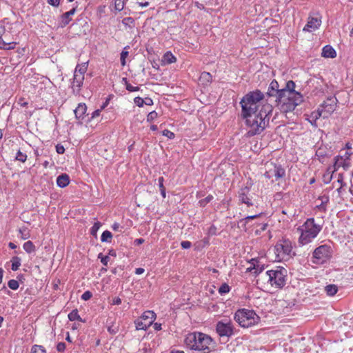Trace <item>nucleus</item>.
Listing matches in <instances>:
<instances>
[{
  "mask_svg": "<svg viewBox=\"0 0 353 353\" xmlns=\"http://www.w3.org/2000/svg\"><path fill=\"white\" fill-rule=\"evenodd\" d=\"M70 183V178L67 174H62L57 179V184L60 188L66 187Z\"/></svg>",
  "mask_w": 353,
  "mask_h": 353,
  "instance_id": "obj_21",
  "label": "nucleus"
},
{
  "mask_svg": "<svg viewBox=\"0 0 353 353\" xmlns=\"http://www.w3.org/2000/svg\"><path fill=\"white\" fill-rule=\"evenodd\" d=\"M325 290L327 295L333 296L336 294L338 291L337 286L336 285H328L325 288Z\"/></svg>",
  "mask_w": 353,
  "mask_h": 353,
  "instance_id": "obj_26",
  "label": "nucleus"
},
{
  "mask_svg": "<svg viewBox=\"0 0 353 353\" xmlns=\"http://www.w3.org/2000/svg\"><path fill=\"white\" fill-rule=\"evenodd\" d=\"M332 256L331 248L327 245H323L316 248L313 252L314 261L316 263H322Z\"/></svg>",
  "mask_w": 353,
  "mask_h": 353,
  "instance_id": "obj_10",
  "label": "nucleus"
},
{
  "mask_svg": "<svg viewBox=\"0 0 353 353\" xmlns=\"http://www.w3.org/2000/svg\"><path fill=\"white\" fill-rule=\"evenodd\" d=\"M335 161L334 163V170L332 172L336 171L340 167L345 168V159H343V157L341 156H337L335 157Z\"/></svg>",
  "mask_w": 353,
  "mask_h": 353,
  "instance_id": "obj_24",
  "label": "nucleus"
},
{
  "mask_svg": "<svg viewBox=\"0 0 353 353\" xmlns=\"http://www.w3.org/2000/svg\"><path fill=\"white\" fill-rule=\"evenodd\" d=\"M157 117V113L155 111L150 112L147 116V121L149 122L152 121Z\"/></svg>",
  "mask_w": 353,
  "mask_h": 353,
  "instance_id": "obj_41",
  "label": "nucleus"
},
{
  "mask_svg": "<svg viewBox=\"0 0 353 353\" xmlns=\"http://www.w3.org/2000/svg\"><path fill=\"white\" fill-rule=\"evenodd\" d=\"M213 199V196L212 195H208L205 199H202L199 201L201 205L205 206L206 203H209L212 199Z\"/></svg>",
  "mask_w": 353,
  "mask_h": 353,
  "instance_id": "obj_43",
  "label": "nucleus"
},
{
  "mask_svg": "<svg viewBox=\"0 0 353 353\" xmlns=\"http://www.w3.org/2000/svg\"><path fill=\"white\" fill-rule=\"evenodd\" d=\"M233 325L230 320H222L216 323V330L220 336H230L233 334Z\"/></svg>",
  "mask_w": 353,
  "mask_h": 353,
  "instance_id": "obj_11",
  "label": "nucleus"
},
{
  "mask_svg": "<svg viewBox=\"0 0 353 353\" xmlns=\"http://www.w3.org/2000/svg\"><path fill=\"white\" fill-rule=\"evenodd\" d=\"M163 181H164V179L163 176H161L158 179L159 186V189L161 191V194L162 195V196L163 198H165L166 192H165V188L163 185Z\"/></svg>",
  "mask_w": 353,
  "mask_h": 353,
  "instance_id": "obj_31",
  "label": "nucleus"
},
{
  "mask_svg": "<svg viewBox=\"0 0 353 353\" xmlns=\"http://www.w3.org/2000/svg\"><path fill=\"white\" fill-rule=\"evenodd\" d=\"M191 242L188 241H183L181 243V245L183 249H188L191 247Z\"/></svg>",
  "mask_w": 353,
  "mask_h": 353,
  "instance_id": "obj_48",
  "label": "nucleus"
},
{
  "mask_svg": "<svg viewBox=\"0 0 353 353\" xmlns=\"http://www.w3.org/2000/svg\"><path fill=\"white\" fill-rule=\"evenodd\" d=\"M32 353H46V351L41 346L34 345L32 348Z\"/></svg>",
  "mask_w": 353,
  "mask_h": 353,
  "instance_id": "obj_40",
  "label": "nucleus"
},
{
  "mask_svg": "<svg viewBox=\"0 0 353 353\" xmlns=\"http://www.w3.org/2000/svg\"><path fill=\"white\" fill-rule=\"evenodd\" d=\"M176 61V57L170 52H167L163 57L162 61L165 64H170L175 63Z\"/></svg>",
  "mask_w": 353,
  "mask_h": 353,
  "instance_id": "obj_23",
  "label": "nucleus"
},
{
  "mask_svg": "<svg viewBox=\"0 0 353 353\" xmlns=\"http://www.w3.org/2000/svg\"><path fill=\"white\" fill-rule=\"evenodd\" d=\"M12 270L17 271L21 265V259L18 256H14L12 259Z\"/></svg>",
  "mask_w": 353,
  "mask_h": 353,
  "instance_id": "obj_28",
  "label": "nucleus"
},
{
  "mask_svg": "<svg viewBox=\"0 0 353 353\" xmlns=\"http://www.w3.org/2000/svg\"><path fill=\"white\" fill-rule=\"evenodd\" d=\"M324 114L323 110L321 109H318L316 111L312 112L307 119L309 122L314 126H317L316 120L321 116Z\"/></svg>",
  "mask_w": 353,
  "mask_h": 353,
  "instance_id": "obj_18",
  "label": "nucleus"
},
{
  "mask_svg": "<svg viewBox=\"0 0 353 353\" xmlns=\"http://www.w3.org/2000/svg\"><path fill=\"white\" fill-rule=\"evenodd\" d=\"M298 230L301 232L299 243L305 245L310 243L317 236L321 230V227L314 223V219H308Z\"/></svg>",
  "mask_w": 353,
  "mask_h": 353,
  "instance_id": "obj_2",
  "label": "nucleus"
},
{
  "mask_svg": "<svg viewBox=\"0 0 353 353\" xmlns=\"http://www.w3.org/2000/svg\"><path fill=\"white\" fill-rule=\"evenodd\" d=\"M75 12H76V8H74L72 10H70V11L66 12L61 15V20L60 22V25L61 27H65L70 23V21H71L70 17L72 15L74 14Z\"/></svg>",
  "mask_w": 353,
  "mask_h": 353,
  "instance_id": "obj_17",
  "label": "nucleus"
},
{
  "mask_svg": "<svg viewBox=\"0 0 353 353\" xmlns=\"http://www.w3.org/2000/svg\"><path fill=\"white\" fill-rule=\"evenodd\" d=\"M185 343L191 350H196L197 332L188 334L185 339Z\"/></svg>",
  "mask_w": 353,
  "mask_h": 353,
  "instance_id": "obj_16",
  "label": "nucleus"
},
{
  "mask_svg": "<svg viewBox=\"0 0 353 353\" xmlns=\"http://www.w3.org/2000/svg\"><path fill=\"white\" fill-rule=\"evenodd\" d=\"M200 79L206 81L207 82H210L212 80V76L209 72H204L201 74Z\"/></svg>",
  "mask_w": 353,
  "mask_h": 353,
  "instance_id": "obj_38",
  "label": "nucleus"
},
{
  "mask_svg": "<svg viewBox=\"0 0 353 353\" xmlns=\"http://www.w3.org/2000/svg\"><path fill=\"white\" fill-rule=\"evenodd\" d=\"M101 110H97L92 112V118L99 117L100 115Z\"/></svg>",
  "mask_w": 353,
  "mask_h": 353,
  "instance_id": "obj_59",
  "label": "nucleus"
},
{
  "mask_svg": "<svg viewBox=\"0 0 353 353\" xmlns=\"http://www.w3.org/2000/svg\"><path fill=\"white\" fill-rule=\"evenodd\" d=\"M128 55V51H122L121 53V63L123 66L125 65V59Z\"/></svg>",
  "mask_w": 353,
  "mask_h": 353,
  "instance_id": "obj_42",
  "label": "nucleus"
},
{
  "mask_svg": "<svg viewBox=\"0 0 353 353\" xmlns=\"http://www.w3.org/2000/svg\"><path fill=\"white\" fill-rule=\"evenodd\" d=\"M266 171L264 176L272 179V181H277L285 175V170L280 165L273 163H268L265 165Z\"/></svg>",
  "mask_w": 353,
  "mask_h": 353,
  "instance_id": "obj_6",
  "label": "nucleus"
},
{
  "mask_svg": "<svg viewBox=\"0 0 353 353\" xmlns=\"http://www.w3.org/2000/svg\"><path fill=\"white\" fill-rule=\"evenodd\" d=\"M143 104H145L147 105H152L153 104L152 99L148 97L145 98L143 99Z\"/></svg>",
  "mask_w": 353,
  "mask_h": 353,
  "instance_id": "obj_52",
  "label": "nucleus"
},
{
  "mask_svg": "<svg viewBox=\"0 0 353 353\" xmlns=\"http://www.w3.org/2000/svg\"><path fill=\"white\" fill-rule=\"evenodd\" d=\"M287 270L284 268L277 267L276 270H271L266 272L268 281L271 285L276 288H283L285 284Z\"/></svg>",
  "mask_w": 353,
  "mask_h": 353,
  "instance_id": "obj_5",
  "label": "nucleus"
},
{
  "mask_svg": "<svg viewBox=\"0 0 353 353\" xmlns=\"http://www.w3.org/2000/svg\"><path fill=\"white\" fill-rule=\"evenodd\" d=\"M121 303V299L119 297L114 298L112 301L113 305H120Z\"/></svg>",
  "mask_w": 353,
  "mask_h": 353,
  "instance_id": "obj_58",
  "label": "nucleus"
},
{
  "mask_svg": "<svg viewBox=\"0 0 353 353\" xmlns=\"http://www.w3.org/2000/svg\"><path fill=\"white\" fill-rule=\"evenodd\" d=\"M292 244L290 241L283 240L279 241L274 246V253L279 261L285 259L292 252Z\"/></svg>",
  "mask_w": 353,
  "mask_h": 353,
  "instance_id": "obj_8",
  "label": "nucleus"
},
{
  "mask_svg": "<svg viewBox=\"0 0 353 353\" xmlns=\"http://www.w3.org/2000/svg\"><path fill=\"white\" fill-rule=\"evenodd\" d=\"M125 5V0H114V8L117 11H121Z\"/></svg>",
  "mask_w": 353,
  "mask_h": 353,
  "instance_id": "obj_33",
  "label": "nucleus"
},
{
  "mask_svg": "<svg viewBox=\"0 0 353 353\" xmlns=\"http://www.w3.org/2000/svg\"><path fill=\"white\" fill-rule=\"evenodd\" d=\"M134 101V103L139 107H142L143 105V99H142L141 97H135Z\"/></svg>",
  "mask_w": 353,
  "mask_h": 353,
  "instance_id": "obj_46",
  "label": "nucleus"
},
{
  "mask_svg": "<svg viewBox=\"0 0 353 353\" xmlns=\"http://www.w3.org/2000/svg\"><path fill=\"white\" fill-rule=\"evenodd\" d=\"M156 319V314L153 311H145L140 319L135 321L137 330H147Z\"/></svg>",
  "mask_w": 353,
  "mask_h": 353,
  "instance_id": "obj_9",
  "label": "nucleus"
},
{
  "mask_svg": "<svg viewBox=\"0 0 353 353\" xmlns=\"http://www.w3.org/2000/svg\"><path fill=\"white\" fill-rule=\"evenodd\" d=\"M15 159L17 161H20V162L24 163L26 161V159H27V155L26 154H23L20 150H19L17 152V155H16Z\"/></svg>",
  "mask_w": 353,
  "mask_h": 353,
  "instance_id": "obj_35",
  "label": "nucleus"
},
{
  "mask_svg": "<svg viewBox=\"0 0 353 353\" xmlns=\"http://www.w3.org/2000/svg\"><path fill=\"white\" fill-rule=\"evenodd\" d=\"M121 228L119 223H114L112 226V228L113 230H115V231H119V228ZM120 231H121L120 230Z\"/></svg>",
  "mask_w": 353,
  "mask_h": 353,
  "instance_id": "obj_57",
  "label": "nucleus"
},
{
  "mask_svg": "<svg viewBox=\"0 0 353 353\" xmlns=\"http://www.w3.org/2000/svg\"><path fill=\"white\" fill-rule=\"evenodd\" d=\"M332 179V175H330V172L327 174L323 176V180L325 183H328Z\"/></svg>",
  "mask_w": 353,
  "mask_h": 353,
  "instance_id": "obj_53",
  "label": "nucleus"
},
{
  "mask_svg": "<svg viewBox=\"0 0 353 353\" xmlns=\"http://www.w3.org/2000/svg\"><path fill=\"white\" fill-rule=\"evenodd\" d=\"M65 349V344L63 342H60L57 345V350L59 352H62Z\"/></svg>",
  "mask_w": 353,
  "mask_h": 353,
  "instance_id": "obj_47",
  "label": "nucleus"
},
{
  "mask_svg": "<svg viewBox=\"0 0 353 353\" xmlns=\"http://www.w3.org/2000/svg\"><path fill=\"white\" fill-rule=\"evenodd\" d=\"M144 271H145V270L143 268H138L136 269L135 273L137 274H143L144 272Z\"/></svg>",
  "mask_w": 353,
  "mask_h": 353,
  "instance_id": "obj_60",
  "label": "nucleus"
},
{
  "mask_svg": "<svg viewBox=\"0 0 353 353\" xmlns=\"http://www.w3.org/2000/svg\"><path fill=\"white\" fill-rule=\"evenodd\" d=\"M8 46H6L5 50H12L15 48L16 43L15 42H10L7 43Z\"/></svg>",
  "mask_w": 353,
  "mask_h": 353,
  "instance_id": "obj_54",
  "label": "nucleus"
},
{
  "mask_svg": "<svg viewBox=\"0 0 353 353\" xmlns=\"http://www.w3.org/2000/svg\"><path fill=\"white\" fill-rule=\"evenodd\" d=\"M88 62H85L81 65H77L76 66L74 72H77V74H81V75H84L85 72L88 69Z\"/></svg>",
  "mask_w": 353,
  "mask_h": 353,
  "instance_id": "obj_25",
  "label": "nucleus"
},
{
  "mask_svg": "<svg viewBox=\"0 0 353 353\" xmlns=\"http://www.w3.org/2000/svg\"><path fill=\"white\" fill-rule=\"evenodd\" d=\"M163 135L167 137L168 138H169L170 139L174 138V134L168 130H164L163 131Z\"/></svg>",
  "mask_w": 353,
  "mask_h": 353,
  "instance_id": "obj_44",
  "label": "nucleus"
},
{
  "mask_svg": "<svg viewBox=\"0 0 353 353\" xmlns=\"http://www.w3.org/2000/svg\"><path fill=\"white\" fill-rule=\"evenodd\" d=\"M214 343L212 339L203 333L197 332V345L196 350L202 351L203 353H209L214 348Z\"/></svg>",
  "mask_w": 353,
  "mask_h": 353,
  "instance_id": "obj_7",
  "label": "nucleus"
},
{
  "mask_svg": "<svg viewBox=\"0 0 353 353\" xmlns=\"http://www.w3.org/2000/svg\"><path fill=\"white\" fill-rule=\"evenodd\" d=\"M101 224L100 222H96L94 223L93 226L90 229V234L97 237V231L100 228Z\"/></svg>",
  "mask_w": 353,
  "mask_h": 353,
  "instance_id": "obj_34",
  "label": "nucleus"
},
{
  "mask_svg": "<svg viewBox=\"0 0 353 353\" xmlns=\"http://www.w3.org/2000/svg\"><path fill=\"white\" fill-rule=\"evenodd\" d=\"M23 249L28 253H31L35 250V246L31 241H28L23 244Z\"/></svg>",
  "mask_w": 353,
  "mask_h": 353,
  "instance_id": "obj_30",
  "label": "nucleus"
},
{
  "mask_svg": "<svg viewBox=\"0 0 353 353\" xmlns=\"http://www.w3.org/2000/svg\"><path fill=\"white\" fill-rule=\"evenodd\" d=\"M336 99L334 98H327L326 101L323 102L321 107L323 110L324 114L323 115V118L327 117L332 112H333L335 110V106L336 104Z\"/></svg>",
  "mask_w": 353,
  "mask_h": 353,
  "instance_id": "obj_13",
  "label": "nucleus"
},
{
  "mask_svg": "<svg viewBox=\"0 0 353 353\" xmlns=\"http://www.w3.org/2000/svg\"><path fill=\"white\" fill-rule=\"evenodd\" d=\"M281 89L276 80H272L269 85L265 94L259 90L248 93L241 100L242 114L245 119L246 124L250 128L248 134L251 136L260 134L265 128L266 118L272 112L273 105L264 103L265 97H274V103L280 99Z\"/></svg>",
  "mask_w": 353,
  "mask_h": 353,
  "instance_id": "obj_1",
  "label": "nucleus"
},
{
  "mask_svg": "<svg viewBox=\"0 0 353 353\" xmlns=\"http://www.w3.org/2000/svg\"><path fill=\"white\" fill-rule=\"evenodd\" d=\"M294 88H295V83L293 81H288L287 83H286V85H285V87L284 88H282L281 89V92H280V99H281L282 97H284L285 95L287 96L286 94H300L299 92H296L294 90Z\"/></svg>",
  "mask_w": 353,
  "mask_h": 353,
  "instance_id": "obj_15",
  "label": "nucleus"
},
{
  "mask_svg": "<svg viewBox=\"0 0 353 353\" xmlns=\"http://www.w3.org/2000/svg\"><path fill=\"white\" fill-rule=\"evenodd\" d=\"M112 238V233L108 230H105L102 233L101 240L102 242H110Z\"/></svg>",
  "mask_w": 353,
  "mask_h": 353,
  "instance_id": "obj_29",
  "label": "nucleus"
},
{
  "mask_svg": "<svg viewBox=\"0 0 353 353\" xmlns=\"http://www.w3.org/2000/svg\"><path fill=\"white\" fill-rule=\"evenodd\" d=\"M123 81H125L126 89L130 92L138 91L139 90V87H134L131 84L128 83L127 79L123 78Z\"/></svg>",
  "mask_w": 353,
  "mask_h": 353,
  "instance_id": "obj_39",
  "label": "nucleus"
},
{
  "mask_svg": "<svg viewBox=\"0 0 353 353\" xmlns=\"http://www.w3.org/2000/svg\"><path fill=\"white\" fill-rule=\"evenodd\" d=\"M19 104H20L21 106H26L28 105V103L26 101H23V99H20L19 101Z\"/></svg>",
  "mask_w": 353,
  "mask_h": 353,
  "instance_id": "obj_62",
  "label": "nucleus"
},
{
  "mask_svg": "<svg viewBox=\"0 0 353 353\" xmlns=\"http://www.w3.org/2000/svg\"><path fill=\"white\" fill-rule=\"evenodd\" d=\"M249 193L250 189L248 187L243 188L239 192V198L241 203L246 204L248 206H251L254 203L251 201Z\"/></svg>",
  "mask_w": 353,
  "mask_h": 353,
  "instance_id": "obj_14",
  "label": "nucleus"
},
{
  "mask_svg": "<svg viewBox=\"0 0 353 353\" xmlns=\"http://www.w3.org/2000/svg\"><path fill=\"white\" fill-rule=\"evenodd\" d=\"M351 154H352L351 152H345L344 156H343V159L348 160L350 159V157L351 156Z\"/></svg>",
  "mask_w": 353,
  "mask_h": 353,
  "instance_id": "obj_63",
  "label": "nucleus"
},
{
  "mask_svg": "<svg viewBox=\"0 0 353 353\" xmlns=\"http://www.w3.org/2000/svg\"><path fill=\"white\" fill-rule=\"evenodd\" d=\"M68 319L70 321H73L75 320L81 321L80 316L78 314L77 310H73L69 314Z\"/></svg>",
  "mask_w": 353,
  "mask_h": 353,
  "instance_id": "obj_32",
  "label": "nucleus"
},
{
  "mask_svg": "<svg viewBox=\"0 0 353 353\" xmlns=\"http://www.w3.org/2000/svg\"><path fill=\"white\" fill-rule=\"evenodd\" d=\"M83 81L84 75H81V74H77V72H74L72 81L73 89L74 90V88H77V90L79 91L81 86L83 85Z\"/></svg>",
  "mask_w": 353,
  "mask_h": 353,
  "instance_id": "obj_19",
  "label": "nucleus"
},
{
  "mask_svg": "<svg viewBox=\"0 0 353 353\" xmlns=\"http://www.w3.org/2000/svg\"><path fill=\"white\" fill-rule=\"evenodd\" d=\"M48 3L52 6L57 7L60 3V0H48Z\"/></svg>",
  "mask_w": 353,
  "mask_h": 353,
  "instance_id": "obj_51",
  "label": "nucleus"
},
{
  "mask_svg": "<svg viewBox=\"0 0 353 353\" xmlns=\"http://www.w3.org/2000/svg\"><path fill=\"white\" fill-rule=\"evenodd\" d=\"M154 328L157 331L161 330V323H155L154 324Z\"/></svg>",
  "mask_w": 353,
  "mask_h": 353,
  "instance_id": "obj_61",
  "label": "nucleus"
},
{
  "mask_svg": "<svg viewBox=\"0 0 353 353\" xmlns=\"http://www.w3.org/2000/svg\"><path fill=\"white\" fill-rule=\"evenodd\" d=\"M92 294L90 291H86L81 295V299L84 301H88L92 297Z\"/></svg>",
  "mask_w": 353,
  "mask_h": 353,
  "instance_id": "obj_45",
  "label": "nucleus"
},
{
  "mask_svg": "<svg viewBox=\"0 0 353 353\" xmlns=\"http://www.w3.org/2000/svg\"><path fill=\"white\" fill-rule=\"evenodd\" d=\"M235 321L243 327H249L258 323L259 317L253 310H239L234 314Z\"/></svg>",
  "mask_w": 353,
  "mask_h": 353,
  "instance_id": "obj_4",
  "label": "nucleus"
},
{
  "mask_svg": "<svg viewBox=\"0 0 353 353\" xmlns=\"http://www.w3.org/2000/svg\"><path fill=\"white\" fill-rule=\"evenodd\" d=\"M321 24V17L319 14H316L315 16L310 15L308 17L307 23L303 28V31L305 32H313L317 30Z\"/></svg>",
  "mask_w": 353,
  "mask_h": 353,
  "instance_id": "obj_12",
  "label": "nucleus"
},
{
  "mask_svg": "<svg viewBox=\"0 0 353 353\" xmlns=\"http://www.w3.org/2000/svg\"><path fill=\"white\" fill-rule=\"evenodd\" d=\"M322 56L325 58H335L336 52L331 46L327 45L323 48Z\"/></svg>",
  "mask_w": 353,
  "mask_h": 353,
  "instance_id": "obj_20",
  "label": "nucleus"
},
{
  "mask_svg": "<svg viewBox=\"0 0 353 353\" xmlns=\"http://www.w3.org/2000/svg\"><path fill=\"white\" fill-rule=\"evenodd\" d=\"M8 43H6V41H4L3 40V39L1 37H0V49H3L5 50L6 46H8L7 44Z\"/></svg>",
  "mask_w": 353,
  "mask_h": 353,
  "instance_id": "obj_55",
  "label": "nucleus"
},
{
  "mask_svg": "<svg viewBox=\"0 0 353 353\" xmlns=\"http://www.w3.org/2000/svg\"><path fill=\"white\" fill-rule=\"evenodd\" d=\"M87 107L85 104H79L74 110L77 119H83L86 112Z\"/></svg>",
  "mask_w": 353,
  "mask_h": 353,
  "instance_id": "obj_22",
  "label": "nucleus"
},
{
  "mask_svg": "<svg viewBox=\"0 0 353 353\" xmlns=\"http://www.w3.org/2000/svg\"><path fill=\"white\" fill-rule=\"evenodd\" d=\"M109 261V256H105L104 257H101V262L104 265H108V262Z\"/></svg>",
  "mask_w": 353,
  "mask_h": 353,
  "instance_id": "obj_56",
  "label": "nucleus"
},
{
  "mask_svg": "<svg viewBox=\"0 0 353 353\" xmlns=\"http://www.w3.org/2000/svg\"><path fill=\"white\" fill-rule=\"evenodd\" d=\"M195 5L200 10H203L205 8L204 6L199 2H196Z\"/></svg>",
  "mask_w": 353,
  "mask_h": 353,
  "instance_id": "obj_64",
  "label": "nucleus"
},
{
  "mask_svg": "<svg viewBox=\"0 0 353 353\" xmlns=\"http://www.w3.org/2000/svg\"><path fill=\"white\" fill-rule=\"evenodd\" d=\"M56 151L58 154H63L64 152H65V148L63 145H60V144H58L57 146H56Z\"/></svg>",
  "mask_w": 353,
  "mask_h": 353,
  "instance_id": "obj_49",
  "label": "nucleus"
},
{
  "mask_svg": "<svg viewBox=\"0 0 353 353\" xmlns=\"http://www.w3.org/2000/svg\"><path fill=\"white\" fill-rule=\"evenodd\" d=\"M260 214H261V213L259 214L253 215V216H248L245 218H244L243 219H242L241 221H245V223H247L250 220H252L256 217H259L260 216Z\"/></svg>",
  "mask_w": 353,
  "mask_h": 353,
  "instance_id": "obj_50",
  "label": "nucleus"
},
{
  "mask_svg": "<svg viewBox=\"0 0 353 353\" xmlns=\"http://www.w3.org/2000/svg\"><path fill=\"white\" fill-rule=\"evenodd\" d=\"M230 286L227 283H223L219 289V292L221 294H225L229 292Z\"/></svg>",
  "mask_w": 353,
  "mask_h": 353,
  "instance_id": "obj_36",
  "label": "nucleus"
},
{
  "mask_svg": "<svg viewBox=\"0 0 353 353\" xmlns=\"http://www.w3.org/2000/svg\"><path fill=\"white\" fill-rule=\"evenodd\" d=\"M284 97L279 99L274 105L279 106V109L283 112L293 111L295 108L303 101V96L301 94H286Z\"/></svg>",
  "mask_w": 353,
  "mask_h": 353,
  "instance_id": "obj_3",
  "label": "nucleus"
},
{
  "mask_svg": "<svg viewBox=\"0 0 353 353\" xmlns=\"http://www.w3.org/2000/svg\"><path fill=\"white\" fill-rule=\"evenodd\" d=\"M21 238L23 240L28 239L30 237V230L26 227H23L19 229Z\"/></svg>",
  "mask_w": 353,
  "mask_h": 353,
  "instance_id": "obj_27",
  "label": "nucleus"
},
{
  "mask_svg": "<svg viewBox=\"0 0 353 353\" xmlns=\"http://www.w3.org/2000/svg\"><path fill=\"white\" fill-rule=\"evenodd\" d=\"M8 285L10 289L15 290L19 288V283L14 279H11L8 281Z\"/></svg>",
  "mask_w": 353,
  "mask_h": 353,
  "instance_id": "obj_37",
  "label": "nucleus"
}]
</instances>
